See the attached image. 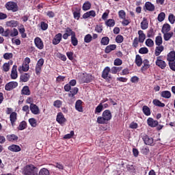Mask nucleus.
I'll return each mask as SVG.
<instances>
[{
	"label": "nucleus",
	"instance_id": "nucleus-1",
	"mask_svg": "<svg viewBox=\"0 0 175 175\" xmlns=\"http://www.w3.org/2000/svg\"><path fill=\"white\" fill-rule=\"evenodd\" d=\"M113 118L112 113L109 109H105L103 112L102 116H98L97 123L99 124H107L108 121L111 120Z\"/></svg>",
	"mask_w": 175,
	"mask_h": 175
},
{
	"label": "nucleus",
	"instance_id": "nucleus-2",
	"mask_svg": "<svg viewBox=\"0 0 175 175\" xmlns=\"http://www.w3.org/2000/svg\"><path fill=\"white\" fill-rule=\"evenodd\" d=\"M23 174L24 175H36L38 174V168L33 165H27L24 167Z\"/></svg>",
	"mask_w": 175,
	"mask_h": 175
},
{
	"label": "nucleus",
	"instance_id": "nucleus-3",
	"mask_svg": "<svg viewBox=\"0 0 175 175\" xmlns=\"http://www.w3.org/2000/svg\"><path fill=\"white\" fill-rule=\"evenodd\" d=\"M5 8L8 11H11L12 12H16L19 10V7L16 2L8 1L5 4Z\"/></svg>",
	"mask_w": 175,
	"mask_h": 175
},
{
	"label": "nucleus",
	"instance_id": "nucleus-4",
	"mask_svg": "<svg viewBox=\"0 0 175 175\" xmlns=\"http://www.w3.org/2000/svg\"><path fill=\"white\" fill-rule=\"evenodd\" d=\"M111 69L109 66L105 67V68L103 70L101 77L105 80H107V79H109V80H111L112 76L109 75Z\"/></svg>",
	"mask_w": 175,
	"mask_h": 175
},
{
	"label": "nucleus",
	"instance_id": "nucleus-5",
	"mask_svg": "<svg viewBox=\"0 0 175 175\" xmlns=\"http://www.w3.org/2000/svg\"><path fill=\"white\" fill-rule=\"evenodd\" d=\"M142 137L143 142L146 145H148V146L154 145V139L152 138V137H150L146 135V133H144V135H142Z\"/></svg>",
	"mask_w": 175,
	"mask_h": 175
},
{
	"label": "nucleus",
	"instance_id": "nucleus-6",
	"mask_svg": "<svg viewBox=\"0 0 175 175\" xmlns=\"http://www.w3.org/2000/svg\"><path fill=\"white\" fill-rule=\"evenodd\" d=\"M18 85V82L16 81H10L6 83L5 85V91H12L13 89L16 88Z\"/></svg>",
	"mask_w": 175,
	"mask_h": 175
},
{
	"label": "nucleus",
	"instance_id": "nucleus-7",
	"mask_svg": "<svg viewBox=\"0 0 175 175\" xmlns=\"http://www.w3.org/2000/svg\"><path fill=\"white\" fill-rule=\"evenodd\" d=\"M161 58L162 56L157 57L156 60V65L161 69H165V68L167 67V64L165 60L161 59Z\"/></svg>",
	"mask_w": 175,
	"mask_h": 175
},
{
	"label": "nucleus",
	"instance_id": "nucleus-8",
	"mask_svg": "<svg viewBox=\"0 0 175 175\" xmlns=\"http://www.w3.org/2000/svg\"><path fill=\"white\" fill-rule=\"evenodd\" d=\"M34 44L39 50H43L44 43L40 37H36L34 39Z\"/></svg>",
	"mask_w": 175,
	"mask_h": 175
},
{
	"label": "nucleus",
	"instance_id": "nucleus-9",
	"mask_svg": "<svg viewBox=\"0 0 175 175\" xmlns=\"http://www.w3.org/2000/svg\"><path fill=\"white\" fill-rule=\"evenodd\" d=\"M56 121L60 124H64L67 121V120L65 118V116H64V113L62 112H59L57 113Z\"/></svg>",
	"mask_w": 175,
	"mask_h": 175
},
{
	"label": "nucleus",
	"instance_id": "nucleus-10",
	"mask_svg": "<svg viewBox=\"0 0 175 175\" xmlns=\"http://www.w3.org/2000/svg\"><path fill=\"white\" fill-rule=\"evenodd\" d=\"M148 125L151 128L157 127L159 124L158 120H154L152 118H148L147 120Z\"/></svg>",
	"mask_w": 175,
	"mask_h": 175
},
{
	"label": "nucleus",
	"instance_id": "nucleus-11",
	"mask_svg": "<svg viewBox=\"0 0 175 175\" xmlns=\"http://www.w3.org/2000/svg\"><path fill=\"white\" fill-rule=\"evenodd\" d=\"M83 102L82 100H77L75 103V109L79 112H83Z\"/></svg>",
	"mask_w": 175,
	"mask_h": 175
},
{
	"label": "nucleus",
	"instance_id": "nucleus-12",
	"mask_svg": "<svg viewBox=\"0 0 175 175\" xmlns=\"http://www.w3.org/2000/svg\"><path fill=\"white\" fill-rule=\"evenodd\" d=\"M10 121L12 127H14L16 125L15 122L17 121V113L16 112H12L10 115Z\"/></svg>",
	"mask_w": 175,
	"mask_h": 175
},
{
	"label": "nucleus",
	"instance_id": "nucleus-13",
	"mask_svg": "<svg viewBox=\"0 0 175 175\" xmlns=\"http://www.w3.org/2000/svg\"><path fill=\"white\" fill-rule=\"evenodd\" d=\"M62 40V34L61 33H58L57 35L55 36L54 38L53 39V44L57 45L59 44V42Z\"/></svg>",
	"mask_w": 175,
	"mask_h": 175
},
{
	"label": "nucleus",
	"instance_id": "nucleus-14",
	"mask_svg": "<svg viewBox=\"0 0 175 175\" xmlns=\"http://www.w3.org/2000/svg\"><path fill=\"white\" fill-rule=\"evenodd\" d=\"M8 150L14 152H18L21 151V148H20V146L15 145L14 144L8 146Z\"/></svg>",
	"mask_w": 175,
	"mask_h": 175
},
{
	"label": "nucleus",
	"instance_id": "nucleus-15",
	"mask_svg": "<svg viewBox=\"0 0 175 175\" xmlns=\"http://www.w3.org/2000/svg\"><path fill=\"white\" fill-rule=\"evenodd\" d=\"M117 45L116 44H110L105 47V52L106 54H109L110 52L116 50Z\"/></svg>",
	"mask_w": 175,
	"mask_h": 175
},
{
	"label": "nucleus",
	"instance_id": "nucleus-16",
	"mask_svg": "<svg viewBox=\"0 0 175 175\" xmlns=\"http://www.w3.org/2000/svg\"><path fill=\"white\" fill-rule=\"evenodd\" d=\"M19 25V22L16 21V20H10V21L6 22V26L8 27H17L18 25Z\"/></svg>",
	"mask_w": 175,
	"mask_h": 175
},
{
	"label": "nucleus",
	"instance_id": "nucleus-17",
	"mask_svg": "<svg viewBox=\"0 0 175 175\" xmlns=\"http://www.w3.org/2000/svg\"><path fill=\"white\" fill-rule=\"evenodd\" d=\"M142 64H144L142 67H141V71L144 72L146 71L147 69L150 68V62L148 59H144L142 62Z\"/></svg>",
	"mask_w": 175,
	"mask_h": 175
},
{
	"label": "nucleus",
	"instance_id": "nucleus-18",
	"mask_svg": "<svg viewBox=\"0 0 175 175\" xmlns=\"http://www.w3.org/2000/svg\"><path fill=\"white\" fill-rule=\"evenodd\" d=\"M145 8L149 12H154L155 10V5L152 3L148 1L145 3Z\"/></svg>",
	"mask_w": 175,
	"mask_h": 175
},
{
	"label": "nucleus",
	"instance_id": "nucleus-19",
	"mask_svg": "<svg viewBox=\"0 0 175 175\" xmlns=\"http://www.w3.org/2000/svg\"><path fill=\"white\" fill-rule=\"evenodd\" d=\"M10 76H11V78L12 79V80H16V79H17L18 73H17V66L16 65H14L12 66Z\"/></svg>",
	"mask_w": 175,
	"mask_h": 175
},
{
	"label": "nucleus",
	"instance_id": "nucleus-20",
	"mask_svg": "<svg viewBox=\"0 0 175 175\" xmlns=\"http://www.w3.org/2000/svg\"><path fill=\"white\" fill-rule=\"evenodd\" d=\"M30 110L34 115H38L40 113V109L38 108V106H37L36 105H34V103L31 104Z\"/></svg>",
	"mask_w": 175,
	"mask_h": 175
},
{
	"label": "nucleus",
	"instance_id": "nucleus-21",
	"mask_svg": "<svg viewBox=\"0 0 175 175\" xmlns=\"http://www.w3.org/2000/svg\"><path fill=\"white\" fill-rule=\"evenodd\" d=\"M137 33L139 35L138 39L139 42L141 44H143V42H144V40L146 38V34H144V32L143 31V30H139Z\"/></svg>",
	"mask_w": 175,
	"mask_h": 175
},
{
	"label": "nucleus",
	"instance_id": "nucleus-22",
	"mask_svg": "<svg viewBox=\"0 0 175 175\" xmlns=\"http://www.w3.org/2000/svg\"><path fill=\"white\" fill-rule=\"evenodd\" d=\"M18 29L21 33V38H26L27 37V33H25V28L23 25H21Z\"/></svg>",
	"mask_w": 175,
	"mask_h": 175
},
{
	"label": "nucleus",
	"instance_id": "nucleus-23",
	"mask_svg": "<svg viewBox=\"0 0 175 175\" xmlns=\"http://www.w3.org/2000/svg\"><path fill=\"white\" fill-rule=\"evenodd\" d=\"M31 78V76L29 73H23L20 77V81L21 82H28L29 81V79Z\"/></svg>",
	"mask_w": 175,
	"mask_h": 175
},
{
	"label": "nucleus",
	"instance_id": "nucleus-24",
	"mask_svg": "<svg viewBox=\"0 0 175 175\" xmlns=\"http://www.w3.org/2000/svg\"><path fill=\"white\" fill-rule=\"evenodd\" d=\"M78 92V87H74V88H70V92L68 93V97L74 98L75 96L77 94Z\"/></svg>",
	"mask_w": 175,
	"mask_h": 175
},
{
	"label": "nucleus",
	"instance_id": "nucleus-25",
	"mask_svg": "<svg viewBox=\"0 0 175 175\" xmlns=\"http://www.w3.org/2000/svg\"><path fill=\"white\" fill-rule=\"evenodd\" d=\"M21 94L26 96L31 95V90L28 85L23 86V88L21 90Z\"/></svg>",
	"mask_w": 175,
	"mask_h": 175
},
{
	"label": "nucleus",
	"instance_id": "nucleus-26",
	"mask_svg": "<svg viewBox=\"0 0 175 175\" xmlns=\"http://www.w3.org/2000/svg\"><path fill=\"white\" fill-rule=\"evenodd\" d=\"M12 64H13V60H10L8 62L4 63V64L2 66L3 71L8 72L10 70V66H12Z\"/></svg>",
	"mask_w": 175,
	"mask_h": 175
},
{
	"label": "nucleus",
	"instance_id": "nucleus-27",
	"mask_svg": "<svg viewBox=\"0 0 175 175\" xmlns=\"http://www.w3.org/2000/svg\"><path fill=\"white\" fill-rule=\"evenodd\" d=\"M164 51V46L163 45H159L157 46H156V49H155V56L156 57H159V55H161V53L163 52Z\"/></svg>",
	"mask_w": 175,
	"mask_h": 175
},
{
	"label": "nucleus",
	"instance_id": "nucleus-28",
	"mask_svg": "<svg viewBox=\"0 0 175 175\" xmlns=\"http://www.w3.org/2000/svg\"><path fill=\"white\" fill-rule=\"evenodd\" d=\"M167 61L169 62L175 61V51H170L169 53H167Z\"/></svg>",
	"mask_w": 175,
	"mask_h": 175
},
{
	"label": "nucleus",
	"instance_id": "nucleus-29",
	"mask_svg": "<svg viewBox=\"0 0 175 175\" xmlns=\"http://www.w3.org/2000/svg\"><path fill=\"white\" fill-rule=\"evenodd\" d=\"M161 96L162 98L169 99L171 98L172 93L171 92H170V90H163V92H161Z\"/></svg>",
	"mask_w": 175,
	"mask_h": 175
},
{
	"label": "nucleus",
	"instance_id": "nucleus-30",
	"mask_svg": "<svg viewBox=\"0 0 175 175\" xmlns=\"http://www.w3.org/2000/svg\"><path fill=\"white\" fill-rule=\"evenodd\" d=\"M142 112L145 116H149L151 115V109L147 105H144L142 107Z\"/></svg>",
	"mask_w": 175,
	"mask_h": 175
},
{
	"label": "nucleus",
	"instance_id": "nucleus-31",
	"mask_svg": "<svg viewBox=\"0 0 175 175\" xmlns=\"http://www.w3.org/2000/svg\"><path fill=\"white\" fill-rule=\"evenodd\" d=\"M110 42V38L108 36H103L100 40V44L107 46Z\"/></svg>",
	"mask_w": 175,
	"mask_h": 175
},
{
	"label": "nucleus",
	"instance_id": "nucleus-32",
	"mask_svg": "<svg viewBox=\"0 0 175 175\" xmlns=\"http://www.w3.org/2000/svg\"><path fill=\"white\" fill-rule=\"evenodd\" d=\"M171 31V25L168 23H165L162 27L161 32L162 33H166Z\"/></svg>",
	"mask_w": 175,
	"mask_h": 175
},
{
	"label": "nucleus",
	"instance_id": "nucleus-33",
	"mask_svg": "<svg viewBox=\"0 0 175 175\" xmlns=\"http://www.w3.org/2000/svg\"><path fill=\"white\" fill-rule=\"evenodd\" d=\"M7 141L14 142L15 141H17L18 139V137L16 135H7L6 136Z\"/></svg>",
	"mask_w": 175,
	"mask_h": 175
},
{
	"label": "nucleus",
	"instance_id": "nucleus-34",
	"mask_svg": "<svg viewBox=\"0 0 175 175\" xmlns=\"http://www.w3.org/2000/svg\"><path fill=\"white\" fill-rule=\"evenodd\" d=\"M29 70V65L28 64H23L18 68V70L20 72H28Z\"/></svg>",
	"mask_w": 175,
	"mask_h": 175
},
{
	"label": "nucleus",
	"instance_id": "nucleus-35",
	"mask_svg": "<svg viewBox=\"0 0 175 175\" xmlns=\"http://www.w3.org/2000/svg\"><path fill=\"white\" fill-rule=\"evenodd\" d=\"M105 25L108 27H113L116 25V21L114 19L106 20Z\"/></svg>",
	"mask_w": 175,
	"mask_h": 175
},
{
	"label": "nucleus",
	"instance_id": "nucleus-36",
	"mask_svg": "<svg viewBox=\"0 0 175 175\" xmlns=\"http://www.w3.org/2000/svg\"><path fill=\"white\" fill-rule=\"evenodd\" d=\"M149 23L147 18H144L142 22L141 23V28L142 29H147L148 28Z\"/></svg>",
	"mask_w": 175,
	"mask_h": 175
},
{
	"label": "nucleus",
	"instance_id": "nucleus-37",
	"mask_svg": "<svg viewBox=\"0 0 175 175\" xmlns=\"http://www.w3.org/2000/svg\"><path fill=\"white\" fill-rule=\"evenodd\" d=\"M174 36L173 32H167L163 33V39L165 41H169L170 40L171 38H172Z\"/></svg>",
	"mask_w": 175,
	"mask_h": 175
},
{
	"label": "nucleus",
	"instance_id": "nucleus-38",
	"mask_svg": "<svg viewBox=\"0 0 175 175\" xmlns=\"http://www.w3.org/2000/svg\"><path fill=\"white\" fill-rule=\"evenodd\" d=\"M91 3L90 1H85L82 6V9L83 11H88L91 9Z\"/></svg>",
	"mask_w": 175,
	"mask_h": 175
},
{
	"label": "nucleus",
	"instance_id": "nucleus-39",
	"mask_svg": "<svg viewBox=\"0 0 175 175\" xmlns=\"http://www.w3.org/2000/svg\"><path fill=\"white\" fill-rule=\"evenodd\" d=\"M159 36L156 37V40H155V44L157 46H161L163 44V37L161 36V34L159 33Z\"/></svg>",
	"mask_w": 175,
	"mask_h": 175
},
{
	"label": "nucleus",
	"instance_id": "nucleus-40",
	"mask_svg": "<svg viewBox=\"0 0 175 175\" xmlns=\"http://www.w3.org/2000/svg\"><path fill=\"white\" fill-rule=\"evenodd\" d=\"M136 65L137 67H141L142 64H143L142 59V56L137 55L135 57V61Z\"/></svg>",
	"mask_w": 175,
	"mask_h": 175
},
{
	"label": "nucleus",
	"instance_id": "nucleus-41",
	"mask_svg": "<svg viewBox=\"0 0 175 175\" xmlns=\"http://www.w3.org/2000/svg\"><path fill=\"white\" fill-rule=\"evenodd\" d=\"M27 123L25 122V120H23L18 127V131H24V129H27Z\"/></svg>",
	"mask_w": 175,
	"mask_h": 175
},
{
	"label": "nucleus",
	"instance_id": "nucleus-42",
	"mask_svg": "<svg viewBox=\"0 0 175 175\" xmlns=\"http://www.w3.org/2000/svg\"><path fill=\"white\" fill-rule=\"evenodd\" d=\"M104 106L103 105L102 103H100L99 105L96 107L94 110L95 114H98L99 113L102 112L103 111Z\"/></svg>",
	"mask_w": 175,
	"mask_h": 175
},
{
	"label": "nucleus",
	"instance_id": "nucleus-43",
	"mask_svg": "<svg viewBox=\"0 0 175 175\" xmlns=\"http://www.w3.org/2000/svg\"><path fill=\"white\" fill-rule=\"evenodd\" d=\"M71 44L73 46L78 45V39L76 37V32H75L72 36H71Z\"/></svg>",
	"mask_w": 175,
	"mask_h": 175
},
{
	"label": "nucleus",
	"instance_id": "nucleus-44",
	"mask_svg": "<svg viewBox=\"0 0 175 175\" xmlns=\"http://www.w3.org/2000/svg\"><path fill=\"white\" fill-rule=\"evenodd\" d=\"M153 104L156 106H159V107H165V104L160 101V100L155 99L153 100Z\"/></svg>",
	"mask_w": 175,
	"mask_h": 175
},
{
	"label": "nucleus",
	"instance_id": "nucleus-45",
	"mask_svg": "<svg viewBox=\"0 0 175 175\" xmlns=\"http://www.w3.org/2000/svg\"><path fill=\"white\" fill-rule=\"evenodd\" d=\"M139 38L135 37V38L132 42V46L135 49L139 47Z\"/></svg>",
	"mask_w": 175,
	"mask_h": 175
},
{
	"label": "nucleus",
	"instance_id": "nucleus-46",
	"mask_svg": "<svg viewBox=\"0 0 175 175\" xmlns=\"http://www.w3.org/2000/svg\"><path fill=\"white\" fill-rule=\"evenodd\" d=\"M145 44L148 47H153V46L154 45V41H152V40L150 38H148L146 40Z\"/></svg>",
	"mask_w": 175,
	"mask_h": 175
},
{
	"label": "nucleus",
	"instance_id": "nucleus-47",
	"mask_svg": "<svg viewBox=\"0 0 175 175\" xmlns=\"http://www.w3.org/2000/svg\"><path fill=\"white\" fill-rule=\"evenodd\" d=\"M18 35V31L17 29L13 28L12 31H10V37H12V38L17 37Z\"/></svg>",
	"mask_w": 175,
	"mask_h": 175
},
{
	"label": "nucleus",
	"instance_id": "nucleus-48",
	"mask_svg": "<svg viewBox=\"0 0 175 175\" xmlns=\"http://www.w3.org/2000/svg\"><path fill=\"white\" fill-rule=\"evenodd\" d=\"M14 55L12 53H5L3 54V58L5 60H10V59L13 58Z\"/></svg>",
	"mask_w": 175,
	"mask_h": 175
},
{
	"label": "nucleus",
	"instance_id": "nucleus-49",
	"mask_svg": "<svg viewBox=\"0 0 175 175\" xmlns=\"http://www.w3.org/2000/svg\"><path fill=\"white\" fill-rule=\"evenodd\" d=\"M39 175H50L49 170L46 168H42L39 172Z\"/></svg>",
	"mask_w": 175,
	"mask_h": 175
},
{
	"label": "nucleus",
	"instance_id": "nucleus-50",
	"mask_svg": "<svg viewBox=\"0 0 175 175\" xmlns=\"http://www.w3.org/2000/svg\"><path fill=\"white\" fill-rule=\"evenodd\" d=\"M91 41H92V36L90 34H87L84 36V42H86V44H89Z\"/></svg>",
	"mask_w": 175,
	"mask_h": 175
},
{
	"label": "nucleus",
	"instance_id": "nucleus-51",
	"mask_svg": "<svg viewBox=\"0 0 175 175\" xmlns=\"http://www.w3.org/2000/svg\"><path fill=\"white\" fill-rule=\"evenodd\" d=\"M165 18V12H161L159 14L157 19L159 22H163Z\"/></svg>",
	"mask_w": 175,
	"mask_h": 175
},
{
	"label": "nucleus",
	"instance_id": "nucleus-52",
	"mask_svg": "<svg viewBox=\"0 0 175 175\" xmlns=\"http://www.w3.org/2000/svg\"><path fill=\"white\" fill-rule=\"evenodd\" d=\"M124 41V37L122 35H118L116 38V42L118 44H122V42H123Z\"/></svg>",
	"mask_w": 175,
	"mask_h": 175
},
{
	"label": "nucleus",
	"instance_id": "nucleus-53",
	"mask_svg": "<svg viewBox=\"0 0 175 175\" xmlns=\"http://www.w3.org/2000/svg\"><path fill=\"white\" fill-rule=\"evenodd\" d=\"M29 122L31 125V127H36L37 126V120L35 118H29Z\"/></svg>",
	"mask_w": 175,
	"mask_h": 175
},
{
	"label": "nucleus",
	"instance_id": "nucleus-54",
	"mask_svg": "<svg viewBox=\"0 0 175 175\" xmlns=\"http://www.w3.org/2000/svg\"><path fill=\"white\" fill-rule=\"evenodd\" d=\"M66 33L68 35V37H72L75 31H73V30L72 29L70 28V27H67V28H66Z\"/></svg>",
	"mask_w": 175,
	"mask_h": 175
},
{
	"label": "nucleus",
	"instance_id": "nucleus-55",
	"mask_svg": "<svg viewBox=\"0 0 175 175\" xmlns=\"http://www.w3.org/2000/svg\"><path fill=\"white\" fill-rule=\"evenodd\" d=\"M44 64V59L43 58H40L39 59V60H38L36 65H38V67L42 69Z\"/></svg>",
	"mask_w": 175,
	"mask_h": 175
},
{
	"label": "nucleus",
	"instance_id": "nucleus-56",
	"mask_svg": "<svg viewBox=\"0 0 175 175\" xmlns=\"http://www.w3.org/2000/svg\"><path fill=\"white\" fill-rule=\"evenodd\" d=\"M141 152H142L143 154L147 155L150 152V149L148 146H144L141 150Z\"/></svg>",
	"mask_w": 175,
	"mask_h": 175
},
{
	"label": "nucleus",
	"instance_id": "nucleus-57",
	"mask_svg": "<svg viewBox=\"0 0 175 175\" xmlns=\"http://www.w3.org/2000/svg\"><path fill=\"white\" fill-rule=\"evenodd\" d=\"M53 105L55 107L60 108L62 105V101H61V100H55V101L53 103Z\"/></svg>",
	"mask_w": 175,
	"mask_h": 175
},
{
	"label": "nucleus",
	"instance_id": "nucleus-58",
	"mask_svg": "<svg viewBox=\"0 0 175 175\" xmlns=\"http://www.w3.org/2000/svg\"><path fill=\"white\" fill-rule=\"evenodd\" d=\"M40 27L42 31H46V29H47L49 28V25H48V23H46L45 22H41Z\"/></svg>",
	"mask_w": 175,
	"mask_h": 175
},
{
	"label": "nucleus",
	"instance_id": "nucleus-59",
	"mask_svg": "<svg viewBox=\"0 0 175 175\" xmlns=\"http://www.w3.org/2000/svg\"><path fill=\"white\" fill-rule=\"evenodd\" d=\"M155 33L154 31V29L150 28L148 31V34H147V37L148 38H153L154 36Z\"/></svg>",
	"mask_w": 175,
	"mask_h": 175
},
{
	"label": "nucleus",
	"instance_id": "nucleus-60",
	"mask_svg": "<svg viewBox=\"0 0 175 175\" xmlns=\"http://www.w3.org/2000/svg\"><path fill=\"white\" fill-rule=\"evenodd\" d=\"M119 14V18L121 19H124L126 18V13L125 11H124V10H120L118 12Z\"/></svg>",
	"mask_w": 175,
	"mask_h": 175
},
{
	"label": "nucleus",
	"instance_id": "nucleus-61",
	"mask_svg": "<svg viewBox=\"0 0 175 175\" xmlns=\"http://www.w3.org/2000/svg\"><path fill=\"white\" fill-rule=\"evenodd\" d=\"M149 50L146 47L140 48L139 50V54H148Z\"/></svg>",
	"mask_w": 175,
	"mask_h": 175
},
{
	"label": "nucleus",
	"instance_id": "nucleus-62",
	"mask_svg": "<svg viewBox=\"0 0 175 175\" xmlns=\"http://www.w3.org/2000/svg\"><path fill=\"white\" fill-rule=\"evenodd\" d=\"M169 21L171 23V24H174L175 23V16L174 15V14L171 13L169 15Z\"/></svg>",
	"mask_w": 175,
	"mask_h": 175
},
{
	"label": "nucleus",
	"instance_id": "nucleus-63",
	"mask_svg": "<svg viewBox=\"0 0 175 175\" xmlns=\"http://www.w3.org/2000/svg\"><path fill=\"white\" fill-rule=\"evenodd\" d=\"M123 64V62L120 58H117L113 62V65L115 66H120Z\"/></svg>",
	"mask_w": 175,
	"mask_h": 175
},
{
	"label": "nucleus",
	"instance_id": "nucleus-64",
	"mask_svg": "<svg viewBox=\"0 0 175 175\" xmlns=\"http://www.w3.org/2000/svg\"><path fill=\"white\" fill-rule=\"evenodd\" d=\"M168 64H169L170 68L172 71L175 72V60H173L172 62H169Z\"/></svg>",
	"mask_w": 175,
	"mask_h": 175
}]
</instances>
